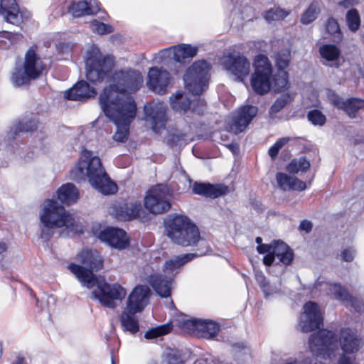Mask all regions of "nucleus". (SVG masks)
<instances>
[{"label":"nucleus","instance_id":"1","mask_svg":"<svg viewBox=\"0 0 364 364\" xmlns=\"http://www.w3.org/2000/svg\"><path fill=\"white\" fill-rule=\"evenodd\" d=\"M77 259L84 267L70 264L69 270L75 276L83 287L87 289L96 287L92 291L94 299L105 307L114 309L117 301H122L127 295V290L119 284H109L105 278L93 274L103 267V258L96 250H85L80 252Z\"/></svg>","mask_w":364,"mask_h":364},{"label":"nucleus","instance_id":"2","mask_svg":"<svg viewBox=\"0 0 364 364\" xmlns=\"http://www.w3.org/2000/svg\"><path fill=\"white\" fill-rule=\"evenodd\" d=\"M117 92L107 90L101 93L99 102L107 117L117 126L113 139L124 142L127 139L129 124L136 116V106L130 99H119Z\"/></svg>","mask_w":364,"mask_h":364},{"label":"nucleus","instance_id":"3","mask_svg":"<svg viewBox=\"0 0 364 364\" xmlns=\"http://www.w3.org/2000/svg\"><path fill=\"white\" fill-rule=\"evenodd\" d=\"M70 178L76 181L87 178L90 186L103 195L114 194L117 185L110 179L99 157L87 150H83L78 163L70 171Z\"/></svg>","mask_w":364,"mask_h":364},{"label":"nucleus","instance_id":"4","mask_svg":"<svg viewBox=\"0 0 364 364\" xmlns=\"http://www.w3.org/2000/svg\"><path fill=\"white\" fill-rule=\"evenodd\" d=\"M53 196L45 201L40 213L41 228V237L48 240L51 236L50 230L65 227L68 232L82 233V227L76 222L73 215L67 213Z\"/></svg>","mask_w":364,"mask_h":364},{"label":"nucleus","instance_id":"5","mask_svg":"<svg viewBox=\"0 0 364 364\" xmlns=\"http://www.w3.org/2000/svg\"><path fill=\"white\" fill-rule=\"evenodd\" d=\"M164 228L167 236L178 245H195L200 239L197 226L183 215L168 216L164 220Z\"/></svg>","mask_w":364,"mask_h":364},{"label":"nucleus","instance_id":"6","mask_svg":"<svg viewBox=\"0 0 364 364\" xmlns=\"http://www.w3.org/2000/svg\"><path fill=\"white\" fill-rule=\"evenodd\" d=\"M203 254L188 253L175 256L167 260L163 267L164 275L151 274L148 277V282L161 297H168L171 295L172 281L178 272V269L186 262Z\"/></svg>","mask_w":364,"mask_h":364},{"label":"nucleus","instance_id":"7","mask_svg":"<svg viewBox=\"0 0 364 364\" xmlns=\"http://www.w3.org/2000/svg\"><path fill=\"white\" fill-rule=\"evenodd\" d=\"M86 77L91 82L103 80L114 68L112 56H103L98 47H91L85 57Z\"/></svg>","mask_w":364,"mask_h":364},{"label":"nucleus","instance_id":"8","mask_svg":"<svg viewBox=\"0 0 364 364\" xmlns=\"http://www.w3.org/2000/svg\"><path fill=\"white\" fill-rule=\"evenodd\" d=\"M46 70V65L42 59L33 48H30L25 54L22 68L13 73V82L18 86L27 84L31 80L38 78Z\"/></svg>","mask_w":364,"mask_h":364},{"label":"nucleus","instance_id":"9","mask_svg":"<svg viewBox=\"0 0 364 364\" xmlns=\"http://www.w3.org/2000/svg\"><path fill=\"white\" fill-rule=\"evenodd\" d=\"M210 68L205 60L195 62L184 75L186 88L194 95H200L208 87Z\"/></svg>","mask_w":364,"mask_h":364},{"label":"nucleus","instance_id":"10","mask_svg":"<svg viewBox=\"0 0 364 364\" xmlns=\"http://www.w3.org/2000/svg\"><path fill=\"white\" fill-rule=\"evenodd\" d=\"M114 75V77L118 79L117 84L105 88L102 93L107 90H114V92H117L119 99L125 100L129 98L134 102L127 93L136 92L141 87L144 82L141 73L130 70L116 73Z\"/></svg>","mask_w":364,"mask_h":364},{"label":"nucleus","instance_id":"11","mask_svg":"<svg viewBox=\"0 0 364 364\" xmlns=\"http://www.w3.org/2000/svg\"><path fill=\"white\" fill-rule=\"evenodd\" d=\"M172 191L166 184L161 183L151 187L144 199L145 208L153 214H161L171 208L168 197Z\"/></svg>","mask_w":364,"mask_h":364},{"label":"nucleus","instance_id":"12","mask_svg":"<svg viewBox=\"0 0 364 364\" xmlns=\"http://www.w3.org/2000/svg\"><path fill=\"white\" fill-rule=\"evenodd\" d=\"M255 72L251 77V85L254 91L264 95L270 90L272 65L264 55H258L254 60Z\"/></svg>","mask_w":364,"mask_h":364},{"label":"nucleus","instance_id":"13","mask_svg":"<svg viewBox=\"0 0 364 364\" xmlns=\"http://www.w3.org/2000/svg\"><path fill=\"white\" fill-rule=\"evenodd\" d=\"M309 348L311 351L323 358H331L334 352L338 350L337 340L335 334L328 330H321L312 334L309 338Z\"/></svg>","mask_w":364,"mask_h":364},{"label":"nucleus","instance_id":"14","mask_svg":"<svg viewBox=\"0 0 364 364\" xmlns=\"http://www.w3.org/2000/svg\"><path fill=\"white\" fill-rule=\"evenodd\" d=\"M220 64L230 75L242 81L250 72V63L247 58L237 52L224 54L219 60Z\"/></svg>","mask_w":364,"mask_h":364},{"label":"nucleus","instance_id":"15","mask_svg":"<svg viewBox=\"0 0 364 364\" xmlns=\"http://www.w3.org/2000/svg\"><path fill=\"white\" fill-rule=\"evenodd\" d=\"M291 52L287 48L279 51L274 58V95L289 92V75L286 69L290 62Z\"/></svg>","mask_w":364,"mask_h":364},{"label":"nucleus","instance_id":"16","mask_svg":"<svg viewBox=\"0 0 364 364\" xmlns=\"http://www.w3.org/2000/svg\"><path fill=\"white\" fill-rule=\"evenodd\" d=\"M326 93L331 103L338 109L343 110L351 119L355 118L358 112L364 109L363 99L352 97L343 100L330 89L326 90Z\"/></svg>","mask_w":364,"mask_h":364},{"label":"nucleus","instance_id":"17","mask_svg":"<svg viewBox=\"0 0 364 364\" xmlns=\"http://www.w3.org/2000/svg\"><path fill=\"white\" fill-rule=\"evenodd\" d=\"M304 313L300 317L299 325L302 331L310 332L320 328L323 325V316L318 304L309 301L304 306Z\"/></svg>","mask_w":364,"mask_h":364},{"label":"nucleus","instance_id":"18","mask_svg":"<svg viewBox=\"0 0 364 364\" xmlns=\"http://www.w3.org/2000/svg\"><path fill=\"white\" fill-rule=\"evenodd\" d=\"M166 111L167 107L161 102L144 106L145 119L150 124L154 132L159 133L165 129Z\"/></svg>","mask_w":364,"mask_h":364},{"label":"nucleus","instance_id":"19","mask_svg":"<svg viewBox=\"0 0 364 364\" xmlns=\"http://www.w3.org/2000/svg\"><path fill=\"white\" fill-rule=\"evenodd\" d=\"M150 294L151 291L147 286H136L129 294L124 309L131 314L141 312L147 305Z\"/></svg>","mask_w":364,"mask_h":364},{"label":"nucleus","instance_id":"20","mask_svg":"<svg viewBox=\"0 0 364 364\" xmlns=\"http://www.w3.org/2000/svg\"><path fill=\"white\" fill-rule=\"evenodd\" d=\"M97 237L102 242L117 250L125 249L129 244L127 233L119 228L107 227L100 231Z\"/></svg>","mask_w":364,"mask_h":364},{"label":"nucleus","instance_id":"21","mask_svg":"<svg viewBox=\"0 0 364 364\" xmlns=\"http://www.w3.org/2000/svg\"><path fill=\"white\" fill-rule=\"evenodd\" d=\"M169 80L170 75L166 70L151 68L148 73L146 85L155 93L164 95L166 92Z\"/></svg>","mask_w":364,"mask_h":364},{"label":"nucleus","instance_id":"22","mask_svg":"<svg viewBox=\"0 0 364 364\" xmlns=\"http://www.w3.org/2000/svg\"><path fill=\"white\" fill-rule=\"evenodd\" d=\"M170 103L172 109L180 113H186L191 108L193 112L200 114L203 112L205 108L204 100H198L197 102L191 103L190 100L179 92L170 97Z\"/></svg>","mask_w":364,"mask_h":364},{"label":"nucleus","instance_id":"23","mask_svg":"<svg viewBox=\"0 0 364 364\" xmlns=\"http://www.w3.org/2000/svg\"><path fill=\"white\" fill-rule=\"evenodd\" d=\"M257 112L255 106L247 105L240 107L232 117L230 130L235 134L242 132L250 123Z\"/></svg>","mask_w":364,"mask_h":364},{"label":"nucleus","instance_id":"24","mask_svg":"<svg viewBox=\"0 0 364 364\" xmlns=\"http://www.w3.org/2000/svg\"><path fill=\"white\" fill-rule=\"evenodd\" d=\"M163 58L172 55L174 62L180 64L190 61L196 54V47H168L161 51Z\"/></svg>","mask_w":364,"mask_h":364},{"label":"nucleus","instance_id":"25","mask_svg":"<svg viewBox=\"0 0 364 364\" xmlns=\"http://www.w3.org/2000/svg\"><path fill=\"white\" fill-rule=\"evenodd\" d=\"M0 15L12 24L21 23L23 18L16 0H0Z\"/></svg>","mask_w":364,"mask_h":364},{"label":"nucleus","instance_id":"26","mask_svg":"<svg viewBox=\"0 0 364 364\" xmlns=\"http://www.w3.org/2000/svg\"><path fill=\"white\" fill-rule=\"evenodd\" d=\"M195 194L215 198L226 194L228 191V186L223 184H210L195 182L192 187Z\"/></svg>","mask_w":364,"mask_h":364},{"label":"nucleus","instance_id":"27","mask_svg":"<svg viewBox=\"0 0 364 364\" xmlns=\"http://www.w3.org/2000/svg\"><path fill=\"white\" fill-rule=\"evenodd\" d=\"M96 93L85 81H80L65 92V97L70 100H83L94 97Z\"/></svg>","mask_w":364,"mask_h":364},{"label":"nucleus","instance_id":"28","mask_svg":"<svg viewBox=\"0 0 364 364\" xmlns=\"http://www.w3.org/2000/svg\"><path fill=\"white\" fill-rule=\"evenodd\" d=\"M68 9L74 17H80L96 14L100 11V6L96 0H83L73 3Z\"/></svg>","mask_w":364,"mask_h":364},{"label":"nucleus","instance_id":"29","mask_svg":"<svg viewBox=\"0 0 364 364\" xmlns=\"http://www.w3.org/2000/svg\"><path fill=\"white\" fill-rule=\"evenodd\" d=\"M321 285L328 286L329 290L334 294L337 299L349 304L356 311L362 310L363 306V303L360 300L353 298L345 288L337 284L328 285L324 283Z\"/></svg>","mask_w":364,"mask_h":364},{"label":"nucleus","instance_id":"30","mask_svg":"<svg viewBox=\"0 0 364 364\" xmlns=\"http://www.w3.org/2000/svg\"><path fill=\"white\" fill-rule=\"evenodd\" d=\"M340 344L345 353H352L358 350L360 340L350 329L346 328L341 331Z\"/></svg>","mask_w":364,"mask_h":364},{"label":"nucleus","instance_id":"31","mask_svg":"<svg viewBox=\"0 0 364 364\" xmlns=\"http://www.w3.org/2000/svg\"><path fill=\"white\" fill-rule=\"evenodd\" d=\"M277 181L279 186L284 191H304L306 188V183L294 176H289L286 173H278Z\"/></svg>","mask_w":364,"mask_h":364},{"label":"nucleus","instance_id":"32","mask_svg":"<svg viewBox=\"0 0 364 364\" xmlns=\"http://www.w3.org/2000/svg\"><path fill=\"white\" fill-rule=\"evenodd\" d=\"M56 194L57 199L67 205L75 203L79 198L78 190L70 183L61 186L58 189Z\"/></svg>","mask_w":364,"mask_h":364},{"label":"nucleus","instance_id":"33","mask_svg":"<svg viewBox=\"0 0 364 364\" xmlns=\"http://www.w3.org/2000/svg\"><path fill=\"white\" fill-rule=\"evenodd\" d=\"M276 259L285 266L290 264L294 259L293 250L281 240H274V260Z\"/></svg>","mask_w":364,"mask_h":364},{"label":"nucleus","instance_id":"34","mask_svg":"<svg viewBox=\"0 0 364 364\" xmlns=\"http://www.w3.org/2000/svg\"><path fill=\"white\" fill-rule=\"evenodd\" d=\"M326 38H329L335 43H339L343 39V33L341 31L337 20L333 17L328 18L325 23Z\"/></svg>","mask_w":364,"mask_h":364},{"label":"nucleus","instance_id":"35","mask_svg":"<svg viewBox=\"0 0 364 364\" xmlns=\"http://www.w3.org/2000/svg\"><path fill=\"white\" fill-rule=\"evenodd\" d=\"M340 53V50L338 47L319 48V53L322 58V63L328 66H338Z\"/></svg>","mask_w":364,"mask_h":364},{"label":"nucleus","instance_id":"36","mask_svg":"<svg viewBox=\"0 0 364 364\" xmlns=\"http://www.w3.org/2000/svg\"><path fill=\"white\" fill-rule=\"evenodd\" d=\"M320 13L321 3L317 0H314L301 14L300 22L304 25H308L314 21Z\"/></svg>","mask_w":364,"mask_h":364},{"label":"nucleus","instance_id":"37","mask_svg":"<svg viewBox=\"0 0 364 364\" xmlns=\"http://www.w3.org/2000/svg\"><path fill=\"white\" fill-rule=\"evenodd\" d=\"M219 331V326L213 321L200 319L199 323L198 337L210 339L214 338Z\"/></svg>","mask_w":364,"mask_h":364},{"label":"nucleus","instance_id":"38","mask_svg":"<svg viewBox=\"0 0 364 364\" xmlns=\"http://www.w3.org/2000/svg\"><path fill=\"white\" fill-rule=\"evenodd\" d=\"M120 322L122 329L124 331H129L130 333L134 334L139 329L136 317L125 309L120 316Z\"/></svg>","mask_w":364,"mask_h":364},{"label":"nucleus","instance_id":"39","mask_svg":"<svg viewBox=\"0 0 364 364\" xmlns=\"http://www.w3.org/2000/svg\"><path fill=\"white\" fill-rule=\"evenodd\" d=\"M141 211V205L140 203H130L122 208L120 217L124 220H130L139 217Z\"/></svg>","mask_w":364,"mask_h":364},{"label":"nucleus","instance_id":"40","mask_svg":"<svg viewBox=\"0 0 364 364\" xmlns=\"http://www.w3.org/2000/svg\"><path fill=\"white\" fill-rule=\"evenodd\" d=\"M173 326L171 323L159 325L147 330L144 333L146 339H154L168 334L171 331Z\"/></svg>","mask_w":364,"mask_h":364},{"label":"nucleus","instance_id":"41","mask_svg":"<svg viewBox=\"0 0 364 364\" xmlns=\"http://www.w3.org/2000/svg\"><path fill=\"white\" fill-rule=\"evenodd\" d=\"M346 21L349 30L352 32L357 31L360 26V16L356 9H350L346 15Z\"/></svg>","mask_w":364,"mask_h":364},{"label":"nucleus","instance_id":"42","mask_svg":"<svg viewBox=\"0 0 364 364\" xmlns=\"http://www.w3.org/2000/svg\"><path fill=\"white\" fill-rule=\"evenodd\" d=\"M199 323H200V319H186L183 318L178 321V326L188 333L195 334L198 336Z\"/></svg>","mask_w":364,"mask_h":364},{"label":"nucleus","instance_id":"43","mask_svg":"<svg viewBox=\"0 0 364 364\" xmlns=\"http://www.w3.org/2000/svg\"><path fill=\"white\" fill-rule=\"evenodd\" d=\"M310 166V163L305 158L293 159L287 166V170L291 173H296L299 171H306Z\"/></svg>","mask_w":364,"mask_h":364},{"label":"nucleus","instance_id":"44","mask_svg":"<svg viewBox=\"0 0 364 364\" xmlns=\"http://www.w3.org/2000/svg\"><path fill=\"white\" fill-rule=\"evenodd\" d=\"M274 112H277L292 100L293 95L289 92H283L274 95Z\"/></svg>","mask_w":364,"mask_h":364},{"label":"nucleus","instance_id":"45","mask_svg":"<svg viewBox=\"0 0 364 364\" xmlns=\"http://www.w3.org/2000/svg\"><path fill=\"white\" fill-rule=\"evenodd\" d=\"M257 251L259 254L265 255L263 258V262L267 267H270L273 263L272 246L267 244L257 245Z\"/></svg>","mask_w":364,"mask_h":364},{"label":"nucleus","instance_id":"46","mask_svg":"<svg viewBox=\"0 0 364 364\" xmlns=\"http://www.w3.org/2000/svg\"><path fill=\"white\" fill-rule=\"evenodd\" d=\"M307 118L315 126H323L326 121L325 115L317 109L309 111Z\"/></svg>","mask_w":364,"mask_h":364},{"label":"nucleus","instance_id":"47","mask_svg":"<svg viewBox=\"0 0 364 364\" xmlns=\"http://www.w3.org/2000/svg\"><path fill=\"white\" fill-rule=\"evenodd\" d=\"M35 127L36 125L32 122L25 124L19 122L18 124H14V126L11 128L9 134L11 137H14L18 132L32 131L35 129Z\"/></svg>","mask_w":364,"mask_h":364},{"label":"nucleus","instance_id":"48","mask_svg":"<svg viewBox=\"0 0 364 364\" xmlns=\"http://www.w3.org/2000/svg\"><path fill=\"white\" fill-rule=\"evenodd\" d=\"M91 29L92 31L96 32L100 35L109 33L113 31L112 26L97 20H94L91 23Z\"/></svg>","mask_w":364,"mask_h":364},{"label":"nucleus","instance_id":"49","mask_svg":"<svg viewBox=\"0 0 364 364\" xmlns=\"http://www.w3.org/2000/svg\"><path fill=\"white\" fill-rule=\"evenodd\" d=\"M0 37L9 40V42L11 44L24 43V37L21 34L17 33H10L3 31L0 32Z\"/></svg>","mask_w":364,"mask_h":364},{"label":"nucleus","instance_id":"50","mask_svg":"<svg viewBox=\"0 0 364 364\" xmlns=\"http://www.w3.org/2000/svg\"><path fill=\"white\" fill-rule=\"evenodd\" d=\"M256 279L259 284L265 297H269L272 294V288L266 282V278L262 273L256 274Z\"/></svg>","mask_w":364,"mask_h":364},{"label":"nucleus","instance_id":"51","mask_svg":"<svg viewBox=\"0 0 364 364\" xmlns=\"http://www.w3.org/2000/svg\"><path fill=\"white\" fill-rule=\"evenodd\" d=\"M189 139L188 136L179 131H176L171 135L170 141L174 144L181 145L183 142H186Z\"/></svg>","mask_w":364,"mask_h":364},{"label":"nucleus","instance_id":"52","mask_svg":"<svg viewBox=\"0 0 364 364\" xmlns=\"http://www.w3.org/2000/svg\"><path fill=\"white\" fill-rule=\"evenodd\" d=\"M166 364H182L181 358L175 353H168L166 355Z\"/></svg>","mask_w":364,"mask_h":364},{"label":"nucleus","instance_id":"53","mask_svg":"<svg viewBox=\"0 0 364 364\" xmlns=\"http://www.w3.org/2000/svg\"><path fill=\"white\" fill-rule=\"evenodd\" d=\"M355 251L352 248H348L341 252V257L345 262H351L353 259Z\"/></svg>","mask_w":364,"mask_h":364},{"label":"nucleus","instance_id":"54","mask_svg":"<svg viewBox=\"0 0 364 364\" xmlns=\"http://www.w3.org/2000/svg\"><path fill=\"white\" fill-rule=\"evenodd\" d=\"M313 228V224L311 221L308 220H303L299 226V229L301 231H304L306 233H309L311 231Z\"/></svg>","mask_w":364,"mask_h":364},{"label":"nucleus","instance_id":"55","mask_svg":"<svg viewBox=\"0 0 364 364\" xmlns=\"http://www.w3.org/2000/svg\"><path fill=\"white\" fill-rule=\"evenodd\" d=\"M290 140L289 137H283L279 139L274 143V156L278 153L280 149H282L289 141Z\"/></svg>","mask_w":364,"mask_h":364},{"label":"nucleus","instance_id":"56","mask_svg":"<svg viewBox=\"0 0 364 364\" xmlns=\"http://www.w3.org/2000/svg\"><path fill=\"white\" fill-rule=\"evenodd\" d=\"M289 11H286L282 8H274V18H277V19H284L289 14Z\"/></svg>","mask_w":364,"mask_h":364},{"label":"nucleus","instance_id":"57","mask_svg":"<svg viewBox=\"0 0 364 364\" xmlns=\"http://www.w3.org/2000/svg\"><path fill=\"white\" fill-rule=\"evenodd\" d=\"M337 364H352V360L350 357L342 355L340 357Z\"/></svg>","mask_w":364,"mask_h":364},{"label":"nucleus","instance_id":"58","mask_svg":"<svg viewBox=\"0 0 364 364\" xmlns=\"http://www.w3.org/2000/svg\"><path fill=\"white\" fill-rule=\"evenodd\" d=\"M264 17L268 23H271L273 20V12L272 10H269L265 12Z\"/></svg>","mask_w":364,"mask_h":364},{"label":"nucleus","instance_id":"59","mask_svg":"<svg viewBox=\"0 0 364 364\" xmlns=\"http://www.w3.org/2000/svg\"><path fill=\"white\" fill-rule=\"evenodd\" d=\"M340 6H342L345 8H348L350 6L353 5V2L351 0H343L338 3Z\"/></svg>","mask_w":364,"mask_h":364},{"label":"nucleus","instance_id":"60","mask_svg":"<svg viewBox=\"0 0 364 364\" xmlns=\"http://www.w3.org/2000/svg\"><path fill=\"white\" fill-rule=\"evenodd\" d=\"M113 43H123L122 37L120 35H115L112 37Z\"/></svg>","mask_w":364,"mask_h":364},{"label":"nucleus","instance_id":"61","mask_svg":"<svg viewBox=\"0 0 364 364\" xmlns=\"http://www.w3.org/2000/svg\"><path fill=\"white\" fill-rule=\"evenodd\" d=\"M12 364H25V361L22 357L18 356Z\"/></svg>","mask_w":364,"mask_h":364},{"label":"nucleus","instance_id":"62","mask_svg":"<svg viewBox=\"0 0 364 364\" xmlns=\"http://www.w3.org/2000/svg\"><path fill=\"white\" fill-rule=\"evenodd\" d=\"M7 249V245L4 242H0V254L5 252Z\"/></svg>","mask_w":364,"mask_h":364},{"label":"nucleus","instance_id":"63","mask_svg":"<svg viewBox=\"0 0 364 364\" xmlns=\"http://www.w3.org/2000/svg\"><path fill=\"white\" fill-rule=\"evenodd\" d=\"M255 242L258 245H263L262 243V239L260 237H257L255 239Z\"/></svg>","mask_w":364,"mask_h":364},{"label":"nucleus","instance_id":"64","mask_svg":"<svg viewBox=\"0 0 364 364\" xmlns=\"http://www.w3.org/2000/svg\"><path fill=\"white\" fill-rule=\"evenodd\" d=\"M268 154H269V156L272 159H273V146H272L271 147L269 148Z\"/></svg>","mask_w":364,"mask_h":364}]
</instances>
